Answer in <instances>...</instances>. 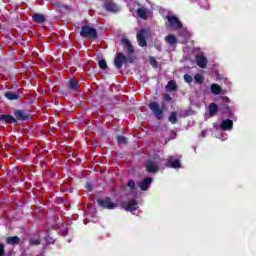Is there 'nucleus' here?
Segmentation results:
<instances>
[{
    "mask_svg": "<svg viewBox=\"0 0 256 256\" xmlns=\"http://www.w3.org/2000/svg\"><path fill=\"white\" fill-rule=\"evenodd\" d=\"M148 107L152 111L154 117L158 119V121L163 119V112L167 109V105L165 103H162L160 106L157 102H150Z\"/></svg>",
    "mask_w": 256,
    "mask_h": 256,
    "instance_id": "f257e3e1",
    "label": "nucleus"
},
{
    "mask_svg": "<svg viewBox=\"0 0 256 256\" xmlns=\"http://www.w3.org/2000/svg\"><path fill=\"white\" fill-rule=\"evenodd\" d=\"M80 35L84 39H92V41H95L99 38V34L97 33V29L89 26V25H83L81 27Z\"/></svg>",
    "mask_w": 256,
    "mask_h": 256,
    "instance_id": "f03ea898",
    "label": "nucleus"
},
{
    "mask_svg": "<svg viewBox=\"0 0 256 256\" xmlns=\"http://www.w3.org/2000/svg\"><path fill=\"white\" fill-rule=\"evenodd\" d=\"M123 63H133V57L129 55L125 56V54L117 52L114 60V67H116V69H121Z\"/></svg>",
    "mask_w": 256,
    "mask_h": 256,
    "instance_id": "7ed1b4c3",
    "label": "nucleus"
},
{
    "mask_svg": "<svg viewBox=\"0 0 256 256\" xmlns=\"http://www.w3.org/2000/svg\"><path fill=\"white\" fill-rule=\"evenodd\" d=\"M97 203L99 207H102V209H115L117 207V203H113L111 200V197L106 198H98Z\"/></svg>",
    "mask_w": 256,
    "mask_h": 256,
    "instance_id": "20e7f679",
    "label": "nucleus"
},
{
    "mask_svg": "<svg viewBox=\"0 0 256 256\" xmlns=\"http://www.w3.org/2000/svg\"><path fill=\"white\" fill-rule=\"evenodd\" d=\"M103 7L108 13H119V6L113 0H106Z\"/></svg>",
    "mask_w": 256,
    "mask_h": 256,
    "instance_id": "39448f33",
    "label": "nucleus"
},
{
    "mask_svg": "<svg viewBox=\"0 0 256 256\" xmlns=\"http://www.w3.org/2000/svg\"><path fill=\"white\" fill-rule=\"evenodd\" d=\"M166 18L168 19V23L171 29H181V27H183V23H181V20H179V18H177V16H171L168 15L166 16Z\"/></svg>",
    "mask_w": 256,
    "mask_h": 256,
    "instance_id": "423d86ee",
    "label": "nucleus"
},
{
    "mask_svg": "<svg viewBox=\"0 0 256 256\" xmlns=\"http://www.w3.org/2000/svg\"><path fill=\"white\" fill-rule=\"evenodd\" d=\"M14 116L16 121H29V119H32L31 114L25 112V110H15Z\"/></svg>",
    "mask_w": 256,
    "mask_h": 256,
    "instance_id": "0eeeda50",
    "label": "nucleus"
},
{
    "mask_svg": "<svg viewBox=\"0 0 256 256\" xmlns=\"http://www.w3.org/2000/svg\"><path fill=\"white\" fill-rule=\"evenodd\" d=\"M122 206L126 209V211L133 213V211H137V209H139V202H137L136 199H131L128 202H124Z\"/></svg>",
    "mask_w": 256,
    "mask_h": 256,
    "instance_id": "6e6552de",
    "label": "nucleus"
},
{
    "mask_svg": "<svg viewBox=\"0 0 256 256\" xmlns=\"http://www.w3.org/2000/svg\"><path fill=\"white\" fill-rule=\"evenodd\" d=\"M145 168L147 173H157L159 171V165H157V162L148 159L145 163Z\"/></svg>",
    "mask_w": 256,
    "mask_h": 256,
    "instance_id": "1a4fd4ad",
    "label": "nucleus"
},
{
    "mask_svg": "<svg viewBox=\"0 0 256 256\" xmlns=\"http://www.w3.org/2000/svg\"><path fill=\"white\" fill-rule=\"evenodd\" d=\"M166 167H170L172 169H179V167H181V160L175 159V157L170 156L167 159Z\"/></svg>",
    "mask_w": 256,
    "mask_h": 256,
    "instance_id": "9d476101",
    "label": "nucleus"
},
{
    "mask_svg": "<svg viewBox=\"0 0 256 256\" xmlns=\"http://www.w3.org/2000/svg\"><path fill=\"white\" fill-rule=\"evenodd\" d=\"M145 29H141L137 33V42L140 47H147V40L145 39Z\"/></svg>",
    "mask_w": 256,
    "mask_h": 256,
    "instance_id": "9b49d317",
    "label": "nucleus"
},
{
    "mask_svg": "<svg viewBox=\"0 0 256 256\" xmlns=\"http://www.w3.org/2000/svg\"><path fill=\"white\" fill-rule=\"evenodd\" d=\"M121 43L127 49V55L132 56L135 53V48H133V44L127 38H122Z\"/></svg>",
    "mask_w": 256,
    "mask_h": 256,
    "instance_id": "f8f14e48",
    "label": "nucleus"
},
{
    "mask_svg": "<svg viewBox=\"0 0 256 256\" xmlns=\"http://www.w3.org/2000/svg\"><path fill=\"white\" fill-rule=\"evenodd\" d=\"M151 183H153V178L147 177L139 182L138 187H140L141 191H147L151 187Z\"/></svg>",
    "mask_w": 256,
    "mask_h": 256,
    "instance_id": "ddd939ff",
    "label": "nucleus"
},
{
    "mask_svg": "<svg viewBox=\"0 0 256 256\" xmlns=\"http://www.w3.org/2000/svg\"><path fill=\"white\" fill-rule=\"evenodd\" d=\"M220 129L222 131H231V129H233V120L226 119L222 121V123L220 124Z\"/></svg>",
    "mask_w": 256,
    "mask_h": 256,
    "instance_id": "4468645a",
    "label": "nucleus"
},
{
    "mask_svg": "<svg viewBox=\"0 0 256 256\" xmlns=\"http://www.w3.org/2000/svg\"><path fill=\"white\" fill-rule=\"evenodd\" d=\"M196 63L198 65V67H200L201 69L207 68V58L203 55L196 56Z\"/></svg>",
    "mask_w": 256,
    "mask_h": 256,
    "instance_id": "2eb2a0df",
    "label": "nucleus"
},
{
    "mask_svg": "<svg viewBox=\"0 0 256 256\" xmlns=\"http://www.w3.org/2000/svg\"><path fill=\"white\" fill-rule=\"evenodd\" d=\"M224 101H225V103L220 104V109L223 114H229V113H231V108L229 107V103L231 102V100H229V98L225 97Z\"/></svg>",
    "mask_w": 256,
    "mask_h": 256,
    "instance_id": "dca6fc26",
    "label": "nucleus"
},
{
    "mask_svg": "<svg viewBox=\"0 0 256 256\" xmlns=\"http://www.w3.org/2000/svg\"><path fill=\"white\" fill-rule=\"evenodd\" d=\"M32 21H34V23H45L47 18H45V16L41 13H34L32 15Z\"/></svg>",
    "mask_w": 256,
    "mask_h": 256,
    "instance_id": "f3484780",
    "label": "nucleus"
},
{
    "mask_svg": "<svg viewBox=\"0 0 256 256\" xmlns=\"http://www.w3.org/2000/svg\"><path fill=\"white\" fill-rule=\"evenodd\" d=\"M0 121L3 123H17V119H15V117L7 114H1Z\"/></svg>",
    "mask_w": 256,
    "mask_h": 256,
    "instance_id": "a211bd4d",
    "label": "nucleus"
},
{
    "mask_svg": "<svg viewBox=\"0 0 256 256\" xmlns=\"http://www.w3.org/2000/svg\"><path fill=\"white\" fill-rule=\"evenodd\" d=\"M7 245H19L21 243V238L18 236H11L6 238Z\"/></svg>",
    "mask_w": 256,
    "mask_h": 256,
    "instance_id": "6ab92c4d",
    "label": "nucleus"
},
{
    "mask_svg": "<svg viewBox=\"0 0 256 256\" xmlns=\"http://www.w3.org/2000/svg\"><path fill=\"white\" fill-rule=\"evenodd\" d=\"M208 111L210 117H215V115H217V111H219V107L216 103H210L208 106Z\"/></svg>",
    "mask_w": 256,
    "mask_h": 256,
    "instance_id": "aec40b11",
    "label": "nucleus"
},
{
    "mask_svg": "<svg viewBox=\"0 0 256 256\" xmlns=\"http://www.w3.org/2000/svg\"><path fill=\"white\" fill-rule=\"evenodd\" d=\"M164 39L168 45H176L177 43V37L174 34H168Z\"/></svg>",
    "mask_w": 256,
    "mask_h": 256,
    "instance_id": "412c9836",
    "label": "nucleus"
},
{
    "mask_svg": "<svg viewBox=\"0 0 256 256\" xmlns=\"http://www.w3.org/2000/svg\"><path fill=\"white\" fill-rule=\"evenodd\" d=\"M68 89H70L71 91H78L79 90V82L70 79L68 81Z\"/></svg>",
    "mask_w": 256,
    "mask_h": 256,
    "instance_id": "4be33fe9",
    "label": "nucleus"
},
{
    "mask_svg": "<svg viewBox=\"0 0 256 256\" xmlns=\"http://www.w3.org/2000/svg\"><path fill=\"white\" fill-rule=\"evenodd\" d=\"M6 99L9 101H17V99H20L21 96L15 92H6L5 94Z\"/></svg>",
    "mask_w": 256,
    "mask_h": 256,
    "instance_id": "5701e85b",
    "label": "nucleus"
},
{
    "mask_svg": "<svg viewBox=\"0 0 256 256\" xmlns=\"http://www.w3.org/2000/svg\"><path fill=\"white\" fill-rule=\"evenodd\" d=\"M210 89L214 95H221L222 88L219 86V84H212Z\"/></svg>",
    "mask_w": 256,
    "mask_h": 256,
    "instance_id": "b1692460",
    "label": "nucleus"
},
{
    "mask_svg": "<svg viewBox=\"0 0 256 256\" xmlns=\"http://www.w3.org/2000/svg\"><path fill=\"white\" fill-rule=\"evenodd\" d=\"M166 91H177V84L174 81H169L166 86Z\"/></svg>",
    "mask_w": 256,
    "mask_h": 256,
    "instance_id": "393cba45",
    "label": "nucleus"
},
{
    "mask_svg": "<svg viewBox=\"0 0 256 256\" xmlns=\"http://www.w3.org/2000/svg\"><path fill=\"white\" fill-rule=\"evenodd\" d=\"M137 15L140 19H147V10L145 8H138Z\"/></svg>",
    "mask_w": 256,
    "mask_h": 256,
    "instance_id": "a878e982",
    "label": "nucleus"
},
{
    "mask_svg": "<svg viewBox=\"0 0 256 256\" xmlns=\"http://www.w3.org/2000/svg\"><path fill=\"white\" fill-rule=\"evenodd\" d=\"M168 121L172 124V125H176L177 123V112H171Z\"/></svg>",
    "mask_w": 256,
    "mask_h": 256,
    "instance_id": "bb28decb",
    "label": "nucleus"
},
{
    "mask_svg": "<svg viewBox=\"0 0 256 256\" xmlns=\"http://www.w3.org/2000/svg\"><path fill=\"white\" fill-rule=\"evenodd\" d=\"M127 187H129L130 191H135L136 189L135 180L133 179L128 180Z\"/></svg>",
    "mask_w": 256,
    "mask_h": 256,
    "instance_id": "cd10ccee",
    "label": "nucleus"
},
{
    "mask_svg": "<svg viewBox=\"0 0 256 256\" xmlns=\"http://www.w3.org/2000/svg\"><path fill=\"white\" fill-rule=\"evenodd\" d=\"M116 139L118 143H121L122 145H127V138H125V136L118 135L116 136Z\"/></svg>",
    "mask_w": 256,
    "mask_h": 256,
    "instance_id": "c85d7f7f",
    "label": "nucleus"
},
{
    "mask_svg": "<svg viewBox=\"0 0 256 256\" xmlns=\"http://www.w3.org/2000/svg\"><path fill=\"white\" fill-rule=\"evenodd\" d=\"M99 68L102 69V71H105V69H107V61L105 60H100L98 62Z\"/></svg>",
    "mask_w": 256,
    "mask_h": 256,
    "instance_id": "c756f323",
    "label": "nucleus"
},
{
    "mask_svg": "<svg viewBox=\"0 0 256 256\" xmlns=\"http://www.w3.org/2000/svg\"><path fill=\"white\" fill-rule=\"evenodd\" d=\"M194 79H195L196 83H198V85H201L203 83V76H201V74H196L194 76Z\"/></svg>",
    "mask_w": 256,
    "mask_h": 256,
    "instance_id": "7c9ffc66",
    "label": "nucleus"
},
{
    "mask_svg": "<svg viewBox=\"0 0 256 256\" xmlns=\"http://www.w3.org/2000/svg\"><path fill=\"white\" fill-rule=\"evenodd\" d=\"M29 244L32 246L41 245V240L32 238V239H30Z\"/></svg>",
    "mask_w": 256,
    "mask_h": 256,
    "instance_id": "2f4dec72",
    "label": "nucleus"
},
{
    "mask_svg": "<svg viewBox=\"0 0 256 256\" xmlns=\"http://www.w3.org/2000/svg\"><path fill=\"white\" fill-rule=\"evenodd\" d=\"M184 81L186 83H193V77L191 75H189V74H185L184 75Z\"/></svg>",
    "mask_w": 256,
    "mask_h": 256,
    "instance_id": "473e14b6",
    "label": "nucleus"
},
{
    "mask_svg": "<svg viewBox=\"0 0 256 256\" xmlns=\"http://www.w3.org/2000/svg\"><path fill=\"white\" fill-rule=\"evenodd\" d=\"M150 65H152V67H154V69H156V67L159 66V63L155 60V58H150Z\"/></svg>",
    "mask_w": 256,
    "mask_h": 256,
    "instance_id": "72a5a7b5",
    "label": "nucleus"
},
{
    "mask_svg": "<svg viewBox=\"0 0 256 256\" xmlns=\"http://www.w3.org/2000/svg\"><path fill=\"white\" fill-rule=\"evenodd\" d=\"M0 256H5V246L0 243Z\"/></svg>",
    "mask_w": 256,
    "mask_h": 256,
    "instance_id": "f704fd0d",
    "label": "nucleus"
},
{
    "mask_svg": "<svg viewBox=\"0 0 256 256\" xmlns=\"http://www.w3.org/2000/svg\"><path fill=\"white\" fill-rule=\"evenodd\" d=\"M164 101H166L167 103H169L170 101H171V95H169V94H164Z\"/></svg>",
    "mask_w": 256,
    "mask_h": 256,
    "instance_id": "c9c22d12",
    "label": "nucleus"
},
{
    "mask_svg": "<svg viewBox=\"0 0 256 256\" xmlns=\"http://www.w3.org/2000/svg\"><path fill=\"white\" fill-rule=\"evenodd\" d=\"M85 188L87 189V191H93V185H91V183H87Z\"/></svg>",
    "mask_w": 256,
    "mask_h": 256,
    "instance_id": "e433bc0d",
    "label": "nucleus"
},
{
    "mask_svg": "<svg viewBox=\"0 0 256 256\" xmlns=\"http://www.w3.org/2000/svg\"><path fill=\"white\" fill-rule=\"evenodd\" d=\"M47 243H50L53 245L55 243V240L53 238L47 239Z\"/></svg>",
    "mask_w": 256,
    "mask_h": 256,
    "instance_id": "4c0bfd02",
    "label": "nucleus"
},
{
    "mask_svg": "<svg viewBox=\"0 0 256 256\" xmlns=\"http://www.w3.org/2000/svg\"><path fill=\"white\" fill-rule=\"evenodd\" d=\"M201 135H202V137H205V132H202Z\"/></svg>",
    "mask_w": 256,
    "mask_h": 256,
    "instance_id": "58836bf2",
    "label": "nucleus"
}]
</instances>
